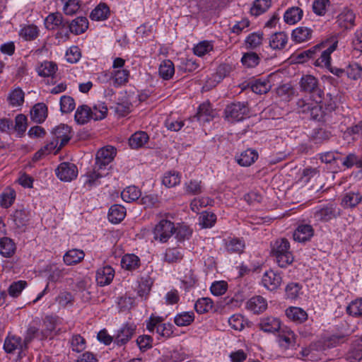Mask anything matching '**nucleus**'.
<instances>
[{"instance_id":"nucleus-1","label":"nucleus","mask_w":362,"mask_h":362,"mask_svg":"<svg viewBox=\"0 0 362 362\" xmlns=\"http://www.w3.org/2000/svg\"><path fill=\"white\" fill-rule=\"evenodd\" d=\"M337 42L332 44L327 49L322 50V45H317L312 48L303 51L298 54V58L302 62L308 59H314L313 64L315 66L325 67L328 69L331 65V54L336 49Z\"/></svg>"},{"instance_id":"nucleus-2","label":"nucleus","mask_w":362,"mask_h":362,"mask_svg":"<svg viewBox=\"0 0 362 362\" xmlns=\"http://www.w3.org/2000/svg\"><path fill=\"white\" fill-rule=\"evenodd\" d=\"M271 253L279 267L286 268L293 262L294 257L291 251L290 243L286 238H279L272 243Z\"/></svg>"},{"instance_id":"nucleus-3","label":"nucleus","mask_w":362,"mask_h":362,"mask_svg":"<svg viewBox=\"0 0 362 362\" xmlns=\"http://www.w3.org/2000/svg\"><path fill=\"white\" fill-rule=\"evenodd\" d=\"M250 109L246 102H235L228 105L225 117L230 122H240L249 117Z\"/></svg>"},{"instance_id":"nucleus-4","label":"nucleus","mask_w":362,"mask_h":362,"mask_svg":"<svg viewBox=\"0 0 362 362\" xmlns=\"http://www.w3.org/2000/svg\"><path fill=\"white\" fill-rule=\"evenodd\" d=\"M340 215V209L336 204L329 203L314 208L313 218L315 222H328Z\"/></svg>"},{"instance_id":"nucleus-5","label":"nucleus","mask_w":362,"mask_h":362,"mask_svg":"<svg viewBox=\"0 0 362 362\" xmlns=\"http://www.w3.org/2000/svg\"><path fill=\"white\" fill-rule=\"evenodd\" d=\"M175 226L173 222L162 218L155 226L153 230V238L160 243H165L174 234Z\"/></svg>"},{"instance_id":"nucleus-6","label":"nucleus","mask_w":362,"mask_h":362,"mask_svg":"<svg viewBox=\"0 0 362 362\" xmlns=\"http://www.w3.org/2000/svg\"><path fill=\"white\" fill-rule=\"evenodd\" d=\"M27 348L21 337L8 334L4 340V349L8 354L18 353L19 357H22Z\"/></svg>"},{"instance_id":"nucleus-7","label":"nucleus","mask_w":362,"mask_h":362,"mask_svg":"<svg viewBox=\"0 0 362 362\" xmlns=\"http://www.w3.org/2000/svg\"><path fill=\"white\" fill-rule=\"evenodd\" d=\"M300 90L315 95V98L322 99L323 92L319 88V82L317 78L313 75H304L300 81Z\"/></svg>"},{"instance_id":"nucleus-8","label":"nucleus","mask_w":362,"mask_h":362,"mask_svg":"<svg viewBox=\"0 0 362 362\" xmlns=\"http://www.w3.org/2000/svg\"><path fill=\"white\" fill-rule=\"evenodd\" d=\"M55 173L60 180L71 182L76 178L78 175V168L74 163L64 162L56 168Z\"/></svg>"},{"instance_id":"nucleus-9","label":"nucleus","mask_w":362,"mask_h":362,"mask_svg":"<svg viewBox=\"0 0 362 362\" xmlns=\"http://www.w3.org/2000/svg\"><path fill=\"white\" fill-rule=\"evenodd\" d=\"M116 156V148L112 146L101 148L96 154L95 168L98 169L105 168Z\"/></svg>"},{"instance_id":"nucleus-10","label":"nucleus","mask_w":362,"mask_h":362,"mask_svg":"<svg viewBox=\"0 0 362 362\" xmlns=\"http://www.w3.org/2000/svg\"><path fill=\"white\" fill-rule=\"evenodd\" d=\"M4 235V225L0 224V254L4 257H11L16 252V244L12 239L2 236Z\"/></svg>"},{"instance_id":"nucleus-11","label":"nucleus","mask_w":362,"mask_h":362,"mask_svg":"<svg viewBox=\"0 0 362 362\" xmlns=\"http://www.w3.org/2000/svg\"><path fill=\"white\" fill-rule=\"evenodd\" d=\"M136 330V326L127 323L120 327L115 336V343L118 346L127 344L133 337Z\"/></svg>"},{"instance_id":"nucleus-12","label":"nucleus","mask_w":362,"mask_h":362,"mask_svg":"<svg viewBox=\"0 0 362 362\" xmlns=\"http://www.w3.org/2000/svg\"><path fill=\"white\" fill-rule=\"evenodd\" d=\"M185 256V250L182 247H168L162 255L161 260L173 264L180 262Z\"/></svg>"},{"instance_id":"nucleus-13","label":"nucleus","mask_w":362,"mask_h":362,"mask_svg":"<svg viewBox=\"0 0 362 362\" xmlns=\"http://www.w3.org/2000/svg\"><path fill=\"white\" fill-rule=\"evenodd\" d=\"M314 235V229L310 224H300L294 230L293 237L295 241L305 243Z\"/></svg>"},{"instance_id":"nucleus-14","label":"nucleus","mask_w":362,"mask_h":362,"mask_svg":"<svg viewBox=\"0 0 362 362\" xmlns=\"http://www.w3.org/2000/svg\"><path fill=\"white\" fill-rule=\"evenodd\" d=\"M115 276L114 269L106 265L99 268L96 272V281L97 284L100 286H104L110 284Z\"/></svg>"},{"instance_id":"nucleus-15","label":"nucleus","mask_w":362,"mask_h":362,"mask_svg":"<svg viewBox=\"0 0 362 362\" xmlns=\"http://www.w3.org/2000/svg\"><path fill=\"white\" fill-rule=\"evenodd\" d=\"M52 134L54 136V139H57V143H59V148L66 145L71 139V129L70 127L64 124H61L56 127Z\"/></svg>"},{"instance_id":"nucleus-16","label":"nucleus","mask_w":362,"mask_h":362,"mask_svg":"<svg viewBox=\"0 0 362 362\" xmlns=\"http://www.w3.org/2000/svg\"><path fill=\"white\" fill-rule=\"evenodd\" d=\"M281 276L279 274L269 270L266 272L262 279V285L268 290L274 291L276 289L281 283Z\"/></svg>"},{"instance_id":"nucleus-17","label":"nucleus","mask_w":362,"mask_h":362,"mask_svg":"<svg viewBox=\"0 0 362 362\" xmlns=\"http://www.w3.org/2000/svg\"><path fill=\"white\" fill-rule=\"evenodd\" d=\"M259 326L264 332L274 333L281 329V321L276 317H264L260 320Z\"/></svg>"},{"instance_id":"nucleus-18","label":"nucleus","mask_w":362,"mask_h":362,"mask_svg":"<svg viewBox=\"0 0 362 362\" xmlns=\"http://www.w3.org/2000/svg\"><path fill=\"white\" fill-rule=\"evenodd\" d=\"M288 41V36L286 33L278 32L270 35L269 45L272 49L281 50L286 47Z\"/></svg>"},{"instance_id":"nucleus-19","label":"nucleus","mask_w":362,"mask_h":362,"mask_svg":"<svg viewBox=\"0 0 362 362\" xmlns=\"http://www.w3.org/2000/svg\"><path fill=\"white\" fill-rule=\"evenodd\" d=\"M23 337V341L27 346L35 338L42 339L40 331V320L38 319L33 320L29 324Z\"/></svg>"},{"instance_id":"nucleus-20","label":"nucleus","mask_w":362,"mask_h":362,"mask_svg":"<svg viewBox=\"0 0 362 362\" xmlns=\"http://www.w3.org/2000/svg\"><path fill=\"white\" fill-rule=\"evenodd\" d=\"M258 157L259 154L256 150L248 148L236 156V160L240 165L248 167L253 164Z\"/></svg>"},{"instance_id":"nucleus-21","label":"nucleus","mask_w":362,"mask_h":362,"mask_svg":"<svg viewBox=\"0 0 362 362\" xmlns=\"http://www.w3.org/2000/svg\"><path fill=\"white\" fill-rule=\"evenodd\" d=\"M246 308L254 314H258L264 311L267 308V300L260 296L251 298L246 303Z\"/></svg>"},{"instance_id":"nucleus-22","label":"nucleus","mask_w":362,"mask_h":362,"mask_svg":"<svg viewBox=\"0 0 362 362\" xmlns=\"http://www.w3.org/2000/svg\"><path fill=\"white\" fill-rule=\"evenodd\" d=\"M230 71V67L228 65L221 64L216 70V72L214 74L211 78L207 81L206 86L207 88H211L218 83H220L225 77H226Z\"/></svg>"},{"instance_id":"nucleus-23","label":"nucleus","mask_w":362,"mask_h":362,"mask_svg":"<svg viewBox=\"0 0 362 362\" xmlns=\"http://www.w3.org/2000/svg\"><path fill=\"white\" fill-rule=\"evenodd\" d=\"M39 28L33 24H23L21 25L18 35L26 41L35 40L39 35Z\"/></svg>"},{"instance_id":"nucleus-24","label":"nucleus","mask_w":362,"mask_h":362,"mask_svg":"<svg viewBox=\"0 0 362 362\" xmlns=\"http://www.w3.org/2000/svg\"><path fill=\"white\" fill-rule=\"evenodd\" d=\"M215 114L211 104L204 103L199 105L197 114L194 117H197L200 122H209L214 117Z\"/></svg>"},{"instance_id":"nucleus-25","label":"nucleus","mask_w":362,"mask_h":362,"mask_svg":"<svg viewBox=\"0 0 362 362\" xmlns=\"http://www.w3.org/2000/svg\"><path fill=\"white\" fill-rule=\"evenodd\" d=\"M149 136L146 132L143 131L136 132L129 139V145L131 148L138 149L147 144Z\"/></svg>"},{"instance_id":"nucleus-26","label":"nucleus","mask_w":362,"mask_h":362,"mask_svg":"<svg viewBox=\"0 0 362 362\" xmlns=\"http://www.w3.org/2000/svg\"><path fill=\"white\" fill-rule=\"evenodd\" d=\"M31 119L36 123L43 122L47 117V107L45 103L35 104L30 110Z\"/></svg>"},{"instance_id":"nucleus-27","label":"nucleus","mask_w":362,"mask_h":362,"mask_svg":"<svg viewBox=\"0 0 362 362\" xmlns=\"http://www.w3.org/2000/svg\"><path fill=\"white\" fill-rule=\"evenodd\" d=\"M158 74L165 81L170 80L175 74L173 62L170 59L162 61L158 67Z\"/></svg>"},{"instance_id":"nucleus-28","label":"nucleus","mask_w":362,"mask_h":362,"mask_svg":"<svg viewBox=\"0 0 362 362\" xmlns=\"http://www.w3.org/2000/svg\"><path fill=\"white\" fill-rule=\"evenodd\" d=\"M140 265V258L134 254H126L122 257L121 266L125 270L135 271Z\"/></svg>"},{"instance_id":"nucleus-29","label":"nucleus","mask_w":362,"mask_h":362,"mask_svg":"<svg viewBox=\"0 0 362 362\" xmlns=\"http://www.w3.org/2000/svg\"><path fill=\"white\" fill-rule=\"evenodd\" d=\"M126 216V209L120 204L112 205L108 211V220L112 223H120Z\"/></svg>"},{"instance_id":"nucleus-30","label":"nucleus","mask_w":362,"mask_h":362,"mask_svg":"<svg viewBox=\"0 0 362 362\" xmlns=\"http://www.w3.org/2000/svg\"><path fill=\"white\" fill-rule=\"evenodd\" d=\"M345 76L351 81H358L362 77V66L352 62L344 67Z\"/></svg>"},{"instance_id":"nucleus-31","label":"nucleus","mask_w":362,"mask_h":362,"mask_svg":"<svg viewBox=\"0 0 362 362\" xmlns=\"http://www.w3.org/2000/svg\"><path fill=\"white\" fill-rule=\"evenodd\" d=\"M88 28V21L86 17L80 16L74 19L69 24V30L75 35L83 33Z\"/></svg>"},{"instance_id":"nucleus-32","label":"nucleus","mask_w":362,"mask_h":362,"mask_svg":"<svg viewBox=\"0 0 362 362\" xmlns=\"http://www.w3.org/2000/svg\"><path fill=\"white\" fill-rule=\"evenodd\" d=\"M354 13L351 9L348 8H344L338 16L339 25L346 29L351 28L354 25Z\"/></svg>"},{"instance_id":"nucleus-33","label":"nucleus","mask_w":362,"mask_h":362,"mask_svg":"<svg viewBox=\"0 0 362 362\" xmlns=\"http://www.w3.org/2000/svg\"><path fill=\"white\" fill-rule=\"evenodd\" d=\"M313 30L307 27H298L294 29L291 34L293 41L297 43L306 42L311 39Z\"/></svg>"},{"instance_id":"nucleus-34","label":"nucleus","mask_w":362,"mask_h":362,"mask_svg":"<svg viewBox=\"0 0 362 362\" xmlns=\"http://www.w3.org/2000/svg\"><path fill=\"white\" fill-rule=\"evenodd\" d=\"M303 15V10L299 7L288 8L284 15V21L290 25H293L301 20Z\"/></svg>"},{"instance_id":"nucleus-35","label":"nucleus","mask_w":362,"mask_h":362,"mask_svg":"<svg viewBox=\"0 0 362 362\" xmlns=\"http://www.w3.org/2000/svg\"><path fill=\"white\" fill-rule=\"evenodd\" d=\"M361 201L362 195L359 192H349L344 195L341 199V205L345 208H354Z\"/></svg>"},{"instance_id":"nucleus-36","label":"nucleus","mask_w":362,"mask_h":362,"mask_svg":"<svg viewBox=\"0 0 362 362\" xmlns=\"http://www.w3.org/2000/svg\"><path fill=\"white\" fill-rule=\"evenodd\" d=\"M110 16V8L105 3H100L90 13L93 21H104Z\"/></svg>"},{"instance_id":"nucleus-37","label":"nucleus","mask_w":362,"mask_h":362,"mask_svg":"<svg viewBox=\"0 0 362 362\" xmlns=\"http://www.w3.org/2000/svg\"><path fill=\"white\" fill-rule=\"evenodd\" d=\"M286 315L290 320L297 323L303 322L308 317L306 312L298 307H291L286 309Z\"/></svg>"},{"instance_id":"nucleus-38","label":"nucleus","mask_w":362,"mask_h":362,"mask_svg":"<svg viewBox=\"0 0 362 362\" xmlns=\"http://www.w3.org/2000/svg\"><path fill=\"white\" fill-rule=\"evenodd\" d=\"M279 343L282 348L288 349L296 344V334L291 329L286 328L279 334Z\"/></svg>"},{"instance_id":"nucleus-39","label":"nucleus","mask_w":362,"mask_h":362,"mask_svg":"<svg viewBox=\"0 0 362 362\" xmlns=\"http://www.w3.org/2000/svg\"><path fill=\"white\" fill-rule=\"evenodd\" d=\"M83 250L78 249L70 250L64 255V262L67 265L76 264L84 258Z\"/></svg>"},{"instance_id":"nucleus-40","label":"nucleus","mask_w":362,"mask_h":362,"mask_svg":"<svg viewBox=\"0 0 362 362\" xmlns=\"http://www.w3.org/2000/svg\"><path fill=\"white\" fill-rule=\"evenodd\" d=\"M74 117L78 124H84L87 123L91 119V108L86 105L78 106Z\"/></svg>"},{"instance_id":"nucleus-41","label":"nucleus","mask_w":362,"mask_h":362,"mask_svg":"<svg viewBox=\"0 0 362 362\" xmlns=\"http://www.w3.org/2000/svg\"><path fill=\"white\" fill-rule=\"evenodd\" d=\"M272 0H255L250 8V13L258 16L265 13L271 6Z\"/></svg>"},{"instance_id":"nucleus-42","label":"nucleus","mask_w":362,"mask_h":362,"mask_svg":"<svg viewBox=\"0 0 362 362\" xmlns=\"http://www.w3.org/2000/svg\"><path fill=\"white\" fill-rule=\"evenodd\" d=\"M194 320V313L192 311L177 313L174 317V322L178 327H185L192 324Z\"/></svg>"},{"instance_id":"nucleus-43","label":"nucleus","mask_w":362,"mask_h":362,"mask_svg":"<svg viewBox=\"0 0 362 362\" xmlns=\"http://www.w3.org/2000/svg\"><path fill=\"white\" fill-rule=\"evenodd\" d=\"M57 67L55 63L49 61L43 62L37 68V74L40 76L49 77L52 76L56 73Z\"/></svg>"},{"instance_id":"nucleus-44","label":"nucleus","mask_w":362,"mask_h":362,"mask_svg":"<svg viewBox=\"0 0 362 362\" xmlns=\"http://www.w3.org/2000/svg\"><path fill=\"white\" fill-rule=\"evenodd\" d=\"M174 234L175 235V238L178 242H183L191 238L192 235V230L185 224L178 223L175 226Z\"/></svg>"},{"instance_id":"nucleus-45","label":"nucleus","mask_w":362,"mask_h":362,"mask_svg":"<svg viewBox=\"0 0 362 362\" xmlns=\"http://www.w3.org/2000/svg\"><path fill=\"white\" fill-rule=\"evenodd\" d=\"M285 292L286 298L296 300L303 294L302 285L299 283L291 282L287 284Z\"/></svg>"},{"instance_id":"nucleus-46","label":"nucleus","mask_w":362,"mask_h":362,"mask_svg":"<svg viewBox=\"0 0 362 362\" xmlns=\"http://www.w3.org/2000/svg\"><path fill=\"white\" fill-rule=\"evenodd\" d=\"M141 196V191L136 186H129L121 193L122 199L126 202H132L137 200Z\"/></svg>"},{"instance_id":"nucleus-47","label":"nucleus","mask_w":362,"mask_h":362,"mask_svg":"<svg viewBox=\"0 0 362 362\" xmlns=\"http://www.w3.org/2000/svg\"><path fill=\"white\" fill-rule=\"evenodd\" d=\"M213 306V300L208 297L200 298L194 303V309L199 314L208 313Z\"/></svg>"},{"instance_id":"nucleus-48","label":"nucleus","mask_w":362,"mask_h":362,"mask_svg":"<svg viewBox=\"0 0 362 362\" xmlns=\"http://www.w3.org/2000/svg\"><path fill=\"white\" fill-rule=\"evenodd\" d=\"M153 284L152 279L150 277H142L139 281L137 287V293L141 298L146 299L151 291Z\"/></svg>"},{"instance_id":"nucleus-49","label":"nucleus","mask_w":362,"mask_h":362,"mask_svg":"<svg viewBox=\"0 0 362 362\" xmlns=\"http://www.w3.org/2000/svg\"><path fill=\"white\" fill-rule=\"evenodd\" d=\"M245 248V243L239 238H231L226 242V249L230 253H240Z\"/></svg>"},{"instance_id":"nucleus-50","label":"nucleus","mask_w":362,"mask_h":362,"mask_svg":"<svg viewBox=\"0 0 362 362\" xmlns=\"http://www.w3.org/2000/svg\"><path fill=\"white\" fill-rule=\"evenodd\" d=\"M16 198V192L11 189H6L0 194V206L3 208L7 209L10 207Z\"/></svg>"},{"instance_id":"nucleus-51","label":"nucleus","mask_w":362,"mask_h":362,"mask_svg":"<svg viewBox=\"0 0 362 362\" xmlns=\"http://www.w3.org/2000/svg\"><path fill=\"white\" fill-rule=\"evenodd\" d=\"M270 82L266 78L257 79L251 85L252 90L257 94L266 93L270 90Z\"/></svg>"},{"instance_id":"nucleus-52","label":"nucleus","mask_w":362,"mask_h":362,"mask_svg":"<svg viewBox=\"0 0 362 362\" xmlns=\"http://www.w3.org/2000/svg\"><path fill=\"white\" fill-rule=\"evenodd\" d=\"M181 180V175L176 171H169L166 173L162 182L167 187H173L179 185Z\"/></svg>"},{"instance_id":"nucleus-53","label":"nucleus","mask_w":362,"mask_h":362,"mask_svg":"<svg viewBox=\"0 0 362 362\" xmlns=\"http://www.w3.org/2000/svg\"><path fill=\"white\" fill-rule=\"evenodd\" d=\"M332 136L329 131L322 128L315 129L311 135L312 141L316 144H322L328 141Z\"/></svg>"},{"instance_id":"nucleus-54","label":"nucleus","mask_w":362,"mask_h":362,"mask_svg":"<svg viewBox=\"0 0 362 362\" xmlns=\"http://www.w3.org/2000/svg\"><path fill=\"white\" fill-rule=\"evenodd\" d=\"M228 324L232 329L237 331H242L245 325L248 324V322L243 315L235 314L228 319Z\"/></svg>"},{"instance_id":"nucleus-55","label":"nucleus","mask_w":362,"mask_h":362,"mask_svg":"<svg viewBox=\"0 0 362 362\" xmlns=\"http://www.w3.org/2000/svg\"><path fill=\"white\" fill-rule=\"evenodd\" d=\"M63 22V18L59 13H52L48 15L45 20V24L47 29L54 30L61 25Z\"/></svg>"},{"instance_id":"nucleus-56","label":"nucleus","mask_w":362,"mask_h":362,"mask_svg":"<svg viewBox=\"0 0 362 362\" xmlns=\"http://www.w3.org/2000/svg\"><path fill=\"white\" fill-rule=\"evenodd\" d=\"M260 62V58L255 52H246L241 58L242 64L247 68H254Z\"/></svg>"},{"instance_id":"nucleus-57","label":"nucleus","mask_w":362,"mask_h":362,"mask_svg":"<svg viewBox=\"0 0 362 362\" xmlns=\"http://www.w3.org/2000/svg\"><path fill=\"white\" fill-rule=\"evenodd\" d=\"M24 92L20 88L13 90L8 95V101L13 107L22 105L24 102Z\"/></svg>"},{"instance_id":"nucleus-58","label":"nucleus","mask_w":362,"mask_h":362,"mask_svg":"<svg viewBox=\"0 0 362 362\" xmlns=\"http://www.w3.org/2000/svg\"><path fill=\"white\" fill-rule=\"evenodd\" d=\"M103 176V175L102 174L97 172L95 170L88 172L84 176H83L84 185L88 186V187L97 186L100 184V179Z\"/></svg>"},{"instance_id":"nucleus-59","label":"nucleus","mask_w":362,"mask_h":362,"mask_svg":"<svg viewBox=\"0 0 362 362\" xmlns=\"http://www.w3.org/2000/svg\"><path fill=\"white\" fill-rule=\"evenodd\" d=\"M263 40V34L262 33H252L250 34L245 39V46L247 49H255L259 47Z\"/></svg>"},{"instance_id":"nucleus-60","label":"nucleus","mask_w":362,"mask_h":362,"mask_svg":"<svg viewBox=\"0 0 362 362\" xmlns=\"http://www.w3.org/2000/svg\"><path fill=\"white\" fill-rule=\"evenodd\" d=\"M71 350L74 352L80 353L85 350L86 347V339L80 334H74L70 339Z\"/></svg>"},{"instance_id":"nucleus-61","label":"nucleus","mask_w":362,"mask_h":362,"mask_svg":"<svg viewBox=\"0 0 362 362\" xmlns=\"http://www.w3.org/2000/svg\"><path fill=\"white\" fill-rule=\"evenodd\" d=\"M114 83L116 86H121L128 82L129 71L127 69H119L112 73Z\"/></svg>"},{"instance_id":"nucleus-62","label":"nucleus","mask_w":362,"mask_h":362,"mask_svg":"<svg viewBox=\"0 0 362 362\" xmlns=\"http://www.w3.org/2000/svg\"><path fill=\"white\" fill-rule=\"evenodd\" d=\"M203 185L200 180H192L185 184V191L191 195L199 194L202 192Z\"/></svg>"},{"instance_id":"nucleus-63","label":"nucleus","mask_w":362,"mask_h":362,"mask_svg":"<svg viewBox=\"0 0 362 362\" xmlns=\"http://www.w3.org/2000/svg\"><path fill=\"white\" fill-rule=\"evenodd\" d=\"M107 113V107L103 103L95 104L91 109V119L101 120L104 119Z\"/></svg>"},{"instance_id":"nucleus-64","label":"nucleus","mask_w":362,"mask_h":362,"mask_svg":"<svg viewBox=\"0 0 362 362\" xmlns=\"http://www.w3.org/2000/svg\"><path fill=\"white\" fill-rule=\"evenodd\" d=\"M346 312L353 317L362 316V298L351 301L346 308Z\"/></svg>"}]
</instances>
